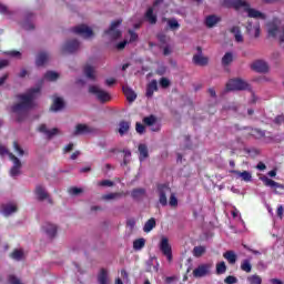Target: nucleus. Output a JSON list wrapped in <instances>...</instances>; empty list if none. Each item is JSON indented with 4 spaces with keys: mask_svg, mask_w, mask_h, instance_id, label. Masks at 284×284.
<instances>
[{
    "mask_svg": "<svg viewBox=\"0 0 284 284\" xmlns=\"http://www.w3.org/2000/svg\"><path fill=\"white\" fill-rule=\"evenodd\" d=\"M41 94V88L37 87L30 89L27 93L20 94L18 97L19 103L14 104L11 110L17 114V121L21 123L26 116L28 110L34 108V99Z\"/></svg>",
    "mask_w": 284,
    "mask_h": 284,
    "instance_id": "f257e3e1",
    "label": "nucleus"
},
{
    "mask_svg": "<svg viewBox=\"0 0 284 284\" xmlns=\"http://www.w3.org/2000/svg\"><path fill=\"white\" fill-rule=\"evenodd\" d=\"M225 3L235 10H243V12H246L247 17L251 19H267L265 13L252 8L245 0H225Z\"/></svg>",
    "mask_w": 284,
    "mask_h": 284,
    "instance_id": "f03ea898",
    "label": "nucleus"
},
{
    "mask_svg": "<svg viewBox=\"0 0 284 284\" xmlns=\"http://www.w3.org/2000/svg\"><path fill=\"white\" fill-rule=\"evenodd\" d=\"M268 37H275L280 41L281 48L284 49V26L281 27V20L273 19L266 24Z\"/></svg>",
    "mask_w": 284,
    "mask_h": 284,
    "instance_id": "7ed1b4c3",
    "label": "nucleus"
},
{
    "mask_svg": "<svg viewBox=\"0 0 284 284\" xmlns=\"http://www.w3.org/2000/svg\"><path fill=\"white\" fill-rule=\"evenodd\" d=\"M4 154H8L9 159L13 162V166L10 170V176H19V174H21V160H19L14 154L8 152V149L0 144V155L3 156Z\"/></svg>",
    "mask_w": 284,
    "mask_h": 284,
    "instance_id": "20e7f679",
    "label": "nucleus"
},
{
    "mask_svg": "<svg viewBox=\"0 0 284 284\" xmlns=\"http://www.w3.org/2000/svg\"><path fill=\"white\" fill-rule=\"evenodd\" d=\"M89 94H92L98 101H100V103H108V101H112L110 92L103 90L97 84L89 87Z\"/></svg>",
    "mask_w": 284,
    "mask_h": 284,
    "instance_id": "39448f33",
    "label": "nucleus"
},
{
    "mask_svg": "<svg viewBox=\"0 0 284 284\" xmlns=\"http://www.w3.org/2000/svg\"><path fill=\"white\" fill-rule=\"evenodd\" d=\"M247 82L243 81L242 79H232L226 83V90L229 92L247 90Z\"/></svg>",
    "mask_w": 284,
    "mask_h": 284,
    "instance_id": "423d86ee",
    "label": "nucleus"
},
{
    "mask_svg": "<svg viewBox=\"0 0 284 284\" xmlns=\"http://www.w3.org/2000/svg\"><path fill=\"white\" fill-rule=\"evenodd\" d=\"M121 26V20L113 21L108 31L104 32L105 37L109 41H115L121 37V32L119 31V27Z\"/></svg>",
    "mask_w": 284,
    "mask_h": 284,
    "instance_id": "0eeeda50",
    "label": "nucleus"
},
{
    "mask_svg": "<svg viewBox=\"0 0 284 284\" xmlns=\"http://www.w3.org/2000/svg\"><path fill=\"white\" fill-rule=\"evenodd\" d=\"M159 247L160 252H162L169 263H172V245H170V240L168 237H162Z\"/></svg>",
    "mask_w": 284,
    "mask_h": 284,
    "instance_id": "6e6552de",
    "label": "nucleus"
},
{
    "mask_svg": "<svg viewBox=\"0 0 284 284\" xmlns=\"http://www.w3.org/2000/svg\"><path fill=\"white\" fill-rule=\"evenodd\" d=\"M251 70L260 74H267L270 72V64L265 60H255L251 63Z\"/></svg>",
    "mask_w": 284,
    "mask_h": 284,
    "instance_id": "1a4fd4ad",
    "label": "nucleus"
},
{
    "mask_svg": "<svg viewBox=\"0 0 284 284\" xmlns=\"http://www.w3.org/2000/svg\"><path fill=\"white\" fill-rule=\"evenodd\" d=\"M212 270V264H200L194 271L193 276L194 278H203L205 276H209L210 272Z\"/></svg>",
    "mask_w": 284,
    "mask_h": 284,
    "instance_id": "9d476101",
    "label": "nucleus"
},
{
    "mask_svg": "<svg viewBox=\"0 0 284 284\" xmlns=\"http://www.w3.org/2000/svg\"><path fill=\"white\" fill-rule=\"evenodd\" d=\"M73 32L74 34L82 37V39H92V37H94V32L85 24H80L73 28Z\"/></svg>",
    "mask_w": 284,
    "mask_h": 284,
    "instance_id": "9b49d317",
    "label": "nucleus"
},
{
    "mask_svg": "<svg viewBox=\"0 0 284 284\" xmlns=\"http://www.w3.org/2000/svg\"><path fill=\"white\" fill-rule=\"evenodd\" d=\"M161 3H163V0H156L153 3V7H151L146 10L145 19L148 22L151 23V26L156 24V14H154V12H156V8H159V6H161Z\"/></svg>",
    "mask_w": 284,
    "mask_h": 284,
    "instance_id": "f8f14e48",
    "label": "nucleus"
},
{
    "mask_svg": "<svg viewBox=\"0 0 284 284\" xmlns=\"http://www.w3.org/2000/svg\"><path fill=\"white\" fill-rule=\"evenodd\" d=\"M197 54L193 55V63L195 65L205 67L210 63V58L203 55L201 47H197Z\"/></svg>",
    "mask_w": 284,
    "mask_h": 284,
    "instance_id": "ddd939ff",
    "label": "nucleus"
},
{
    "mask_svg": "<svg viewBox=\"0 0 284 284\" xmlns=\"http://www.w3.org/2000/svg\"><path fill=\"white\" fill-rule=\"evenodd\" d=\"M139 39V34L136 32L129 30V39L128 37L124 39V41L116 44V50H124L128 43H134Z\"/></svg>",
    "mask_w": 284,
    "mask_h": 284,
    "instance_id": "4468645a",
    "label": "nucleus"
},
{
    "mask_svg": "<svg viewBox=\"0 0 284 284\" xmlns=\"http://www.w3.org/2000/svg\"><path fill=\"white\" fill-rule=\"evenodd\" d=\"M58 230L59 227L57 224H52L50 222H47L42 225V232H44L49 239H54V236H57Z\"/></svg>",
    "mask_w": 284,
    "mask_h": 284,
    "instance_id": "2eb2a0df",
    "label": "nucleus"
},
{
    "mask_svg": "<svg viewBox=\"0 0 284 284\" xmlns=\"http://www.w3.org/2000/svg\"><path fill=\"white\" fill-rule=\"evenodd\" d=\"M36 196L38 201H48V203H52V199H50V194H48V191L41 185H38L36 187Z\"/></svg>",
    "mask_w": 284,
    "mask_h": 284,
    "instance_id": "dca6fc26",
    "label": "nucleus"
},
{
    "mask_svg": "<svg viewBox=\"0 0 284 284\" xmlns=\"http://www.w3.org/2000/svg\"><path fill=\"white\" fill-rule=\"evenodd\" d=\"M169 192H170L169 186H165V185L159 186V203L163 207H165V205H168V193Z\"/></svg>",
    "mask_w": 284,
    "mask_h": 284,
    "instance_id": "f3484780",
    "label": "nucleus"
},
{
    "mask_svg": "<svg viewBox=\"0 0 284 284\" xmlns=\"http://www.w3.org/2000/svg\"><path fill=\"white\" fill-rule=\"evenodd\" d=\"M94 130L88 124H78L73 132V136H81V134H92Z\"/></svg>",
    "mask_w": 284,
    "mask_h": 284,
    "instance_id": "a211bd4d",
    "label": "nucleus"
},
{
    "mask_svg": "<svg viewBox=\"0 0 284 284\" xmlns=\"http://www.w3.org/2000/svg\"><path fill=\"white\" fill-rule=\"evenodd\" d=\"M38 130L42 134H45L48 139H52V136H57V134H61V131L59 129L54 128L52 130H48V126L45 124H41Z\"/></svg>",
    "mask_w": 284,
    "mask_h": 284,
    "instance_id": "6ab92c4d",
    "label": "nucleus"
},
{
    "mask_svg": "<svg viewBox=\"0 0 284 284\" xmlns=\"http://www.w3.org/2000/svg\"><path fill=\"white\" fill-rule=\"evenodd\" d=\"M79 48H81V44L79 43V41L71 40L63 45L62 50H63V52L72 53V52H77V50H79Z\"/></svg>",
    "mask_w": 284,
    "mask_h": 284,
    "instance_id": "aec40b11",
    "label": "nucleus"
},
{
    "mask_svg": "<svg viewBox=\"0 0 284 284\" xmlns=\"http://www.w3.org/2000/svg\"><path fill=\"white\" fill-rule=\"evenodd\" d=\"M48 61H50V53L40 52V53H38V55L36 58V65L41 68V65H45V63H48Z\"/></svg>",
    "mask_w": 284,
    "mask_h": 284,
    "instance_id": "412c9836",
    "label": "nucleus"
},
{
    "mask_svg": "<svg viewBox=\"0 0 284 284\" xmlns=\"http://www.w3.org/2000/svg\"><path fill=\"white\" fill-rule=\"evenodd\" d=\"M65 108V102L60 97L53 98V104L51 105L52 112H60V110H63Z\"/></svg>",
    "mask_w": 284,
    "mask_h": 284,
    "instance_id": "4be33fe9",
    "label": "nucleus"
},
{
    "mask_svg": "<svg viewBox=\"0 0 284 284\" xmlns=\"http://www.w3.org/2000/svg\"><path fill=\"white\" fill-rule=\"evenodd\" d=\"M122 90H123L124 97L126 98V101H129V103H134V101H136V93L134 92V90H132L128 85L122 87Z\"/></svg>",
    "mask_w": 284,
    "mask_h": 284,
    "instance_id": "5701e85b",
    "label": "nucleus"
},
{
    "mask_svg": "<svg viewBox=\"0 0 284 284\" xmlns=\"http://www.w3.org/2000/svg\"><path fill=\"white\" fill-rule=\"evenodd\" d=\"M246 134L248 136H253L254 139H263L265 138V131L260 129L245 128Z\"/></svg>",
    "mask_w": 284,
    "mask_h": 284,
    "instance_id": "b1692460",
    "label": "nucleus"
},
{
    "mask_svg": "<svg viewBox=\"0 0 284 284\" xmlns=\"http://www.w3.org/2000/svg\"><path fill=\"white\" fill-rule=\"evenodd\" d=\"M260 179L263 181V183H264V185H266V187H277L280 190H284L283 184H281V183H278V182H276V181H274V180H272L267 176H262Z\"/></svg>",
    "mask_w": 284,
    "mask_h": 284,
    "instance_id": "393cba45",
    "label": "nucleus"
},
{
    "mask_svg": "<svg viewBox=\"0 0 284 284\" xmlns=\"http://www.w3.org/2000/svg\"><path fill=\"white\" fill-rule=\"evenodd\" d=\"M231 34H233L236 43H243V41H245V39L243 38V33L241 32V27H232L230 29Z\"/></svg>",
    "mask_w": 284,
    "mask_h": 284,
    "instance_id": "a878e982",
    "label": "nucleus"
},
{
    "mask_svg": "<svg viewBox=\"0 0 284 284\" xmlns=\"http://www.w3.org/2000/svg\"><path fill=\"white\" fill-rule=\"evenodd\" d=\"M1 212L4 216H10V214H14V212H17V204L14 203L3 204L1 207Z\"/></svg>",
    "mask_w": 284,
    "mask_h": 284,
    "instance_id": "bb28decb",
    "label": "nucleus"
},
{
    "mask_svg": "<svg viewBox=\"0 0 284 284\" xmlns=\"http://www.w3.org/2000/svg\"><path fill=\"white\" fill-rule=\"evenodd\" d=\"M162 21L166 23L170 30H179V28H181V24L176 18H163Z\"/></svg>",
    "mask_w": 284,
    "mask_h": 284,
    "instance_id": "cd10ccee",
    "label": "nucleus"
},
{
    "mask_svg": "<svg viewBox=\"0 0 284 284\" xmlns=\"http://www.w3.org/2000/svg\"><path fill=\"white\" fill-rule=\"evenodd\" d=\"M231 174H235L237 179H242V181H245L246 183H250V181H252V174L247 171L240 172V171L233 170L231 171Z\"/></svg>",
    "mask_w": 284,
    "mask_h": 284,
    "instance_id": "c85d7f7f",
    "label": "nucleus"
},
{
    "mask_svg": "<svg viewBox=\"0 0 284 284\" xmlns=\"http://www.w3.org/2000/svg\"><path fill=\"white\" fill-rule=\"evenodd\" d=\"M84 74L88 79H91L92 81L97 80V70L90 64H87L84 67Z\"/></svg>",
    "mask_w": 284,
    "mask_h": 284,
    "instance_id": "c756f323",
    "label": "nucleus"
},
{
    "mask_svg": "<svg viewBox=\"0 0 284 284\" xmlns=\"http://www.w3.org/2000/svg\"><path fill=\"white\" fill-rule=\"evenodd\" d=\"M156 90H159V82H156V80H152L146 88V97H153Z\"/></svg>",
    "mask_w": 284,
    "mask_h": 284,
    "instance_id": "7c9ffc66",
    "label": "nucleus"
},
{
    "mask_svg": "<svg viewBox=\"0 0 284 284\" xmlns=\"http://www.w3.org/2000/svg\"><path fill=\"white\" fill-rule=\"evenodd\" d=\"M98 283L99 284H110V280L108 278V271L105 268H101L98 274Z\"/></svg>",
    "mask_w": 284,
    "mask_h": 284,
    "instance_id": "2f4dec72",
    "label": "nucleus"
},
{
    "mask_svg": "<svg viewBox=\"0 0 284 284\" xmlns=\"http://www.w3.org/2000/svg\"><path fill=\"white\" fill-rule=\"evenodd\" d=\"M223 257L231 265H234V263H236V253L234 251H226L225 253H223Z\"/></svg>",
    "mask_w": 284,
    "mask_h": 284,
    "instance_id": "473e14b6",
    "label": "nucleus"
},
{
    "mask_svg": "<svg viewBox=\"0 0 284 284\" xmlns=\"http://www.w3.org/2000/svg\"><path fill=\"white\" fill-rule=\"evenodd\" d=\"M219 21H221V18H219L216 16H209L205 19V26H206V28H214V26H216V23H219Z\"/></svg>",
    "mask_w": 284,
    "mask_h": 284,
    "instance_id": "72a5a7b5",
    "label": "nucleus"
},
{
    "mask_svg": "<svg viewBox=\"0 0 284 284\" xmlns=\"http://www.w3.org/2000/svg\"><path fill=\"white\" fill-rule=\"evenodd\" d=\"M121 196H125V193H108L102 195V201H116V199H121Z\"/></svg>",
    "mask_w": 284,
    "mask_h": 284,
    "instance_id": "f704fd0d",
    "label": "nucleus"
},
{
    "mask_svg": "<svg viewBox=\"0 0 284 284\" xmlns=\"http://www.w3.org/2000/svg\"><path fill=\"white\" fill-rule=\"evenodd\" d=\"M246 30L247 32L253 34L255 38L261 37V26L258 24L252 27V23H248V26L246 27Z\"/></svg>",
    "mask_w": 284,
    "mask_h": 284,
    "instance_id": "c9c22d12",
    "label": "nucleus"
},
{
    "mask_svg": "<svg viewBox=\"0 0 284 284\" xmlns=\"http://www.w3.org/2000/svg\"><path fill=\"white\" fill-rule=\"evenodd\" d=\"M130 132V122L121 121L119 124V134L123 136V134H128Z\"/></svg>",
    "mask_w": 284,
    "mask_h": 284,
    "instance_id": "e433bc0d",
    "label": "nucleus"
},
{
    "mask_svg": "<svg viewBox=\"0 0 284 284\" xmlns=\"http://www.w3.org/2000/svg\"><path fill=\"white\" fill-rule=\"evenodd\" d=\"M131 196H132V199H135L136 201H141V199H143V196H145V189H134L131 192Z\"/></svg>",
    "mask_w": 284,
    "mask_h": 284,
    "instance_id": "4c0bfd02",
    "label": "nucleus"
},
{
    "mask_svg": "<svg viewBox=\"0 0 284 284\" xmlns=\"http://www.w3.org/2000/svg\"><path fill=\"white\" fill-rule=\"evenodd\" d=\"M153 227H156V220L154 217H151L149 221L145 222L143 226V232L148 234Z\"/></svg>",
    "mask_w": 284,
    "mask_h": 284,
    "instance_id": "58836bf2",
    "label": "nucleus"
},
{
    "mask_svg": "<svg viewBox=\"0 0 284 284\" xmlns=\"http://www.w3.org/2000/svg\"><path fill=\"white\" fill-rule=\"evenodd\" d=\"M139 153H140V161H145V159H148L149 153H148V145L145 144H140L139 148Z\"/></svg>",
    "mask_w": 284,
    "mask_h": 284,
    "instance_id": "ea45409f",
    "label": "nucleus"
},
{
    "mask_svg": "<svg viewBox=\"0 0 284 284\" xmlns=\"http://www.w3.org/2000/svg\"><path fill=\"white\" fill-rule=\"evenodd\" d=\"M144 247H145V239L141 237L133 242V250H135V252H139Z\"/></svg>",
    "mask_w": 284,
    "mask_h": 284,
    "instance_id": "a19ab883",
    "label": "nucleus"
},
{
    "mask_svg": "<svg viewBox=\"0 0 284 284\" xmlns=\"http://www.w3.org/2000/svg\"><path fill=\"white\" fill-rule=\"evenodd\" d=\"M241 270L242 272L250 274V272H252V262H250V260H243L241 263Z\"/></svg>",
    "mask_w": 284,
    "mask_h": 284,
    "instance_id": "79ce46f5",
    "label": "nucleus"
},
{
    "mask_svg": "<svg viewBox=\"0 0 284 284\" xmlns=\"http://www.w3.org/2000/svg\"><path fill=\"white\" fill-rule=\"evenodd\" d=\"M232 61H234V54H232V52H227L222 58V65H230Z\"/></svg>",
    "mask_w": 284,
    "mask_h": 284,
    "instance_id": "37998d69",
    "label": "nucleus"
},
{
    "mask_svg": "<svg viewBox=\"0 0 284 284\" xmlns=\"http://www.w3.org/2000/svg\"><path fill=\"white\" fill-rule=\"evenodd\" d=\"M247 282L250 284H263V278L260 275H250Z\"/></svg>",
    "mask_w": 284,
    "mask_h": 284,
    "instance_id": "c03bdc74",
    "label": "nucleus"
},
{
    "mask_svg": "<svg viewBox=\"0 0 284 284\" xmlns=\"http://www.w3.org/2000/svg\"><path fill=\"white\" fill-rule=\"evenodd\" d=\"M44 79L47 81H57V79H59V73L54 72V71H48L44 74Z\"/></svg>",
    "mask_w": 284,
    "mask_h": 284,
    "instance_id": "a18cd8bd",
    "label": "nucleus"
},
{
    "mask_svg": "<svg viewBox=\"0 0 284 284\" xmlns=\"http://www.w3.org/2000/svg\"><path fill=\"white\" fill-rule=\"evenodd\" d=\"M227 272V265L225 262H220L216 264V274H225Z\"/></svg>",
    "mask_w": 284,
    "mask_h": 284,
    "instance_id": "49530a36",
    "label": "nucleus"
},
{
    "mask_svg": "<svg viewBox=\"0 0 284 284\" xmlns=\"http://www.w3.org/2000/svg\"><path fill=\"white\" fill-rule=\"evenodd\" d=\"M202 254H205V246H195L193 248V255L196 257V258H200V256Z\"/></svg>",
    "mask_w": 284,
    "mask_h": 284,
    "instance_id": "de8ad7c7",
    "label": "nucleus"
},
{
    "mask_svg": "<svg viewBox=\"0 0 284 284\" xmlns=\"http://www.w3.org/2000/svg\"><path fill=\"white\" fill-rule=\"evenodd\" d=\"M98 185L100 187H114V182H112L110 180H102V181L98 182Z\"/></svg>",
    "mask_w": 284,
    "mask_h": 284,
    "instance_id": "09e8293b",
    "label": "nucleus"
},
{
    "mask_svg": "<svg viewBox=\"0 0 284 284\" xmlns=\"http://www.w3.org/2000/svg\"><path fill=\"white\" fill-rule=\"evenodd\" d=\"M169 205L171 207H178L179 206V200L176 199V195L174 193H172L171 196H170Z\"/></svg>",
    "mask_w": 284,
    "mask_h": 284,
    "instance_id": "8fccbe9b",
    "label": "nucleus"
},
{
    "mask_svg": "<svg viewBox=\"0 0 284 284\" xmlns=\"http://www.w3.org/2000/svg\"><path fill=\"white\" fill-rule=\"evenodd\" d=\"M143 123L145 125H154L156 123V118L154 115H150L143 119Z\"/></svg>",
    "mask_w": 284,
    "mask_h": 284,
    "instance_id": "3c124183",
    "label": "nucleus"
},
{
    "mask_svg": "<svg viewBox=\"0 0 284 284\" xmlns=\"http://www.w3.org/2000/svg\"><path fill=\"white\" fill-rule=\"evenodd\" d=\"M11 258H14V261H21V258H23V251H21V250H16V251L11 254Z\"/></svg>",
    "mask_w": 284,
    "mask_h": 284,
    "instance_id": "603ef678",
    "label": "nucleus"
},
{
    "mask_svg": "<svg viewBox=\"0 0 284 284\" xmlns=\"http://www.w3.org/2000/svg\"><path fill=\"white\" fill-rule=\"evenodd\" d=\"M81 193H83V189H79V187L69 189V194H71V196H79V194Z\"/></svg>",
    "mask_w": 284,
    "mask_h": 284,
    "instance_id": "864d4df0",
    "label": "nucleus"
},
{
    "mask_svg": "<svg viewBox=\"0 0 284 284\" xmlns=\"http://www.w3.org/2000/svg\"><path fill=\"white\" fill-rule=\"evenodd\" d=\"M13 150L18 152L20 156H23V154H26V151L22 150V148L19 145V142H13Z\"/></svg>",
    "mask_w": 284,
    "mask_h": 284,
    "instance_id": "5fc2aeb1",
    "label": "nucleus"
},
{
    "mask_svg": "<svg viewBox=\"0 0 284 284\" xmlns=\"http://www.w3.org/2000/svg\"><path fill=\"white\" fill-rule=\"evenodd\" d=\"M224 283H226V284H235V283H239V278H236V277L233 276V275H229V276L224 280Z\"/></svg>",
    "mask_w": 284,
    "mask_h": 284,
    "instance_id": "6e6d98bb",
    "label": "nucleus"
},
{
    "mask_svg": "<svg viewBox=\"0 0 284 284\" xmlns=\"http://www.w3.org/2000/svg\"><path fill=\"white\" fill-rule=\"evenodd\" d=\"M135 130H136L138 134H143L145 132V126L143 124L136 122Z\"/></svg>",
    "mask_w": 284,
    "mask_h": 284,
    "instance_id": "4d7b16f0",
    "label": "nucleus"
},
{
    "mask_svg": "<svg viewBox=\"0 0 284 284\" xmlns=\"http://www.w3.org/2000/svg\"><path fill=\"white\" fill-rule=\"evenodd\" d=\"M161 88H170V80L168 78L160 79Z\"/></svg>",
    "mask_w": 284,
    "mask_h": 284,
    "instance_id": "13d9d810",
    "label": "nucleus"
},
{
    "mask_svg": "<svg viewBox=\"0 0 284 284\" xmlns=\"http://www.w3.org/2000/svg\"><path fill=\"white\" fill-rule=\"evenodd\" d=\"M274 123H276V125H283V123H284V115H283V114L277 115V116L274 119Z\"/></svg>",
    "mask_w": 284,
    "mask_h": 284,
    "instance_id": "bf43d9fd",
    "label": "nucleus"
},
{
    "mask_svg": "<svg viewBox=\"0 0 284 284\" xmlns=\"http://www.w3.org/2000/svg\"><path fill=\"white\" fill-rule=\"evenodd\" d=\"M121 276H122L123 281H125V283H130V276L128 274V271L122 270L121 271Z\"/></svg>",
    "mask_w": 284,
    "mask_h": 284,
    "instance_id": "052dcab7",
    "label": "nucleus"
},
{
    "mask_svg": "<svg viewBox=\"0 0 284 284\" xmlns=\"http://www.w3.org/2000/svg\"><path fill=\"white\" fill-rule=\"evenodd\" d=\"M72 150H74V143H70L67 146H64L63 153L68 154V152H72Z\"/></svg>",
    "mask_w": 284,
    "mask_h": 284,
    "instance_id": "680f3d73",
    "label": "nucleus"
},
{
    "mask_svg": "<svg viewBox=\"0 0 284 284\" xmlns=\"http://www.w3.org/2000/svg\"><path fill=\"white\" fill-rule=\"evenodd\" d=\"M9 283L10 284H22L21 281H19V278L14 277L13 275L9 276Z\"/></svg>",
    "mask_w": 284,
    "mask_h": 284,
    "instance_id": "e2e57ef3",
    "label": "nucleus"
},
{
    "mask_svg": "<svg viewBox=\"0 0 284 284\" xmlns=\"http://www.w3.org/2000/svg\"><path fill=\"white\" fill-rule=\"evenodd\" d=\"M22 28H23L24 30H34V24H32L31 22H24V23L22 24Z\"/></svg>",
    "mask_w": 284,
    "mask_h": 284,
    "instance_id": "0e129e2a",
    "label": "nucleus"
},
{
    "mask_svg": "<svg viewBox=\"0 0 284 284\" xmlns=\"http://www.w3.org/2000/svg\"><path fill=\"white\" fill-rule=\"evenodd\" d=\"M116 83V80L114 78H109L105 80V85H108L109 88L114 85Z\"/></svg>",
    "mask_w": 284,
    "mask_h": 284,
    "instance_id": "69168bd1",
    "label": "nucleus"
},
{
    "mask_svg": "<svg viewBox=\"0 0 284 284\" xmlns=\"http://www.w3.org/2000/svg\"><path fill=\"white\" fill-rule=\"evenodd\" d=\"M283 212H284L283 205H280L277 207V216H280V219H283Z\"/></svg>",
    "mask_w": 284,
    "mask_h": 284,
    "instance_id": "338daca9",
    "label": "nucleus"
},
{
    "mask_svg": "<svg viewBox=\"0 0 284 284\" xmlns=\"http://www.w3.org/2000/svg\"><path fill=\"white\" fill-rule=\"evenodd\" d=\"M271 283L272 284H283V282L281 280H276V278L271 280Z\"/></svg>",
    "mask_w": 284,
    "mask_h": 284,
    "instance_id": "774afa93",
    "label": "nucleus"
}]
</instances>
